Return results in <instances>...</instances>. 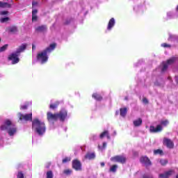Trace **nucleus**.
<instances>
[{"instance_id":"f257e3e1","label":"nucleus","mask_w":178,"mask_h":178,"mask_svg":"<svg viewBox=\"0 0 178 178\" xmlns=\"http://www.w3.org/2000/svg\"><path fill=\"white\" fill-rule=\"evenodd\" d=\"M55 48H56V43L54 42L51 44L45 49L37 54V60L41 62L42 64L47 63V62H48V54H51Z\"/></svg>"},{"instance_id":"f03ea898","label":"nucleus","mask_w":178,"mask_h":178,"mask_svg":"<svg viewBox=\"0 0 178 178\" xmlns=\"http://www.w3.org/2000/svg\"><path fill=\"white\" fill-rule=\"evenodd\" d=\"M32 129L38 134V136H42L45 134L47 128L45 123L41 122L38 118H35L32 121Z\"/></svg>"},{"instance_id":"7ed1b4c3","label":"nucleus","mask_w":178,"mask_h":178,"mask_svg":"<svg viewBox=\"0 0 178 178\" xmlns=\"http://www.w3.org/2000/svg\"><path fill=\"white\" fill-rule=\"evenodd\" d=\"M0 129L3 131H6L10 136H15L17 131V128H16L15 124L12 123L10 120H6L3 124L0 127Z\"/></svg>"},{"instance_id":"20e7f679","label":"nucleus","mask_w":178,"mask_h":178,"mask_svg":"<svg viewBox=\"0 0 178 178\" xmlns=\"http://www.w3.org/2000/svg\"><path fill=\"white\" fill-rule=\"evenodd\" d=\"M168 124H169V120H162L161 122V124L156 125V127H154V126H150L149 131L150 133H161V131L163 130V128L162 127V126H164L165 127H166Z\"/></svg>"},{"instance_id":"39448f33","label":"nucleus","mask_w":178,"mask_h":178,"mask_svg":"<svg viewBox=\"0 0 178 178\" xmlns=\"http://www.w3.org/2000/svg\"><path fill=\"white\" fill-rule=\"evenodd\" d=\"M111 162H118V163H124L127 159L124 156L117 155L111 158Z\"/></svg>"},{"instance_id":"423d86ee","label":"nucleus","mask_w":178,"mask_h":178,"mask_svg":"<svg viewBox=\"0 0 178 178\" xmlns=\"http://www.w3.org/2000/svg\"><path fill=\"white\" fill-rule=\"evenodd\" d=\"M72 169H74L76 172H81L83 170L81 161L76 159L72 161Z\"/></svg>"},{"instance_id":"0eeeda50","label":"nucleus","mask_w":178,"mask_h":178,"mask_svg":"<svg viewBox=\"0 0 178 178\" xmlns=\"http://www.w3.org/2000/svg\"><path fill=\"white\" fill-rule=\"evenodd\" d=\"M8 60H12V65H16V63H19L20 59L19 58V54L13 53L9 55L8 57Z\"/></svg>"},{"instance_id":"6e6552de","label":"nucleus","mask_w":178,"mask_h":178,"mask_svg":"<svg viewBox=\"0 0 178 178\" xmlns=\"http://www.w3.org/2000/svg\"><path fill=\"white\" fill-rule=\"evenodd\" d=\"M67 118V111L65 109L60 110L57 113V118L59 119L60 122H64Z\"/></svg>"},{"instance_id":"1a4fd4ad","label":"nucleus","mask_w":178,"mask_h":178,"mask_svg":"<svg viewBox=\"0 0 178 178\" xmlns=\"http://www.w3.org/2000/svg\"><path fill=\"white\" fill-rule=\"evenodd\" d=\"M163 144L167 147V148H169L170 149H173L175 148V143L172 140L164 138L163 140Z\"/></svg>"},{"instance_id":"9d476101","label":"nucleus","mask_w":178,"mask_h":178,"mask_svg":"<svg viewBox=\"0 0 178 178\" xmlns=\"http://www.w3.org/2000/svg\"><path fill=\"white\" fill-rule=\"evenodd\" d=\"M47 119L48 122H57L58 120V113H52L51 112L47 113Z\"/></svg>"},{"instance_id":"9b49d317","label":"nucleus","mask_w":178,"mask_h":178,"mask_svg":"<svg viewBox=\"0 0 178 178\" xmlns=\"http://www.w3.org/2000/svg\"><path fill=\"white\" fill-rule=\"evenodd\" d=\"M18 116L19 118V120H33V113L23 115L22 113H19Z\"/></svg>"},{"instance_id":"f8f14e48","label":"nucleus","mask_w":178,"mask_h":178,"mask_svg":"<svg viewBox=\"0 0 178 178\" xmlns=\"http://www.w3.org/2000/svg\"><path fill=\"white\" fill-rule=\"evenodd\" d=\"M37 33H47L48 31V26L47 25H40L35 28Z\"/></svg>"},{"instance_id":"ddd939ff","label":"nucleus","mask_w":178,"mask_h":178,"mask_svg":"<svg viewBox=\"0 0 178 178\" xmlns=\"http://www.w3.org/2000/svg\"><path fill=\"white\" fill-rule=\"evenodd\" d=\"M26 48H27V44L24 43L20 46H19V47L17 49L15 52L16 54H18L19 55H20L22 52H24V51H26Z\"/></svg>"},{"instance_id":"4468645a","label":"nucleus","mask_w":178,"mask_h":178,"mask_svg":"<svg viewBox=\"0 0 178 178\" xmlns=\"http://www.w3.org/2000/svg\"><path fill=\"white\" fill-rule=\"evenodd\" d=\"M140 162L141 163H144L145 166H151V161L147 156H142L140 158Z\"/></svg>"},{"instance_id":"2eb2a0df","label":"nucleus","mask_w":178,"mask_h":178,"mask_svg":"<svg viewBox=\"0 0 178 178\" xmlns=\"http://www.w3.org/2000/svg\"><path fill=\"white\" fill-rule=\"evenodd\" d=\"M37 13H38V10L34 9L32 10V22H37L38 20Z\"/></svg>"},{"instance_id":"dca6fc26","label":"nucleus","mask_w":178,"mask_h":178,"mask_svg":"<svg viewBox=\"0 0 178 178\" xmlns=\"http://www.w3.org/2000/svg\"><path fill=\"white\" fill-rule=\"evenodd\" d=\"M8 33H11V34H16L17 31H19V29H17V26H10L8 29Z\"/></svg>"},{"instance_id":"f3484780","label":"nucleus","mask_w":178,"mask_h":178,"mask_svg":"<svg viewBox=\"0 0 178 178\" xmlns=\"http://www.w3.org/2000/svg\"><path fill=\"white\" fill-rule=\"evenodd\" d=\"M85 159H89L90 161L91 159H95V153L88 152L85 155Z\"/></svg>"},{"instance_id":"a211bd4d","label":"nucleus","mask_w":178,"mask_h":178,"mask_svg":"<svg viewBox=\"0 0 178 178\" xmlns=\"http://www.w3.org/2000/svg\"><path fill=\"white\" fill-rule=\"evenodd\" d=\"M133 123L135 127H140V126L143 124V119L138 118V120H134Z\"/></svg>"},{"instance_id":"6ab92c4d","label":"nucleus","mask_w":178,"mask_h":178,"mask_svg":"<svg viewBox=\"0 0 178 178\" xmlns=\"http://www.w3.org/2000/svg\"><path fill=\"white\" fill-rule=\"evenodd\" d=\"M120 115L122 118H125L126 115H127V108L124 107L120 108Z\"/></svg>"},{"instance_id":"aec40b11","label":"nucleus","mask_w":178,"mask_h":178,"mask_svg":"<svg viewBox=\"0 0 178 178\" xmlns=\"http://www.w3.org/2000/svg\"><path fill=\"white\" fill-rule=\"evenodd\" d=\"M172 172H173V171L170 170V171H168V172H165L164 174H160L159 177H161V178H169V176H171Z\"/></svg>"},{"instance_id":"412c9836","label":"nucleus","mask_w":178,"mask_h":178,"mask_svg":"<svg viewBox=\"0 0 178 178\" xmlns=\"http://www.w3.org/2000/svg\"><path fill=\"white\" fill-rule=\"evenodd\" d=\"M113 26H115V18H111L108 22L107 29L111 30Z\"/></svg>"},{"instance_id":"4be33fe9","label":"nucleus","mask_w":178,"mask_h":178,"mask_svg":"<svg viewBox=\"0 0 178 178\" xmlns=\"http://www.w3.org/2000/svg\"><path fill=\"white\" fill-rule=\"evenodd\" d=\"M12 6L7 2H2L0 1V8H11Z\"/></svg>"},{"instance_id":"5701e85b","label":"nucleus","mask_w":178,"mask_h":178,"mask_svg":"<svg viewBox=\"0 0 178 178\" xmlns=\"http://www.w3.org/2000/svg\"><path fill=\"white\" fill-rule=\"evenodd\" d=\"M169 67V65L165 63H162V67H161V72L165 73L166 70H168V68Z\"/></svg>"},{"instance_id":"b1692460","label":"nucleus","mask_w":178,"mask_h":178,"mask_svg":"<svg viewBox=\"0 0 178 178\" xmlns=\"http://www.w3.org/2000/svg\"><path fill=\"white\" fill-rule=\"evenodd\" d=\"M92 97L96 99V101H101L102 99V96L98 93H93Z\"/></svg>"},{"instance_id":"393cba45","label":"nucleus","mask_w":178,"mask_h":178,"mask_svg":"<svg viewBox=\"0 0 178 178\" xmlns=\"http://www.w3.org/2000/svg\"><path fill=\"white\" fill-rule=\"evenodd\" d=\"M175 62H176V57H172V58L167 60L165 63L169 66V65H173V63H175Z\"/></svg>"},{"instance_id":"a878e982","label":"nucleus","mask_w":178,"mask_h":178,"mask_svg":"<svg viewBox=\"0 0 178 178\" xmlns=\"http://www.w3.org/2000/svg\"><path fill=\"white\" fill-rule=\"evenodd\" d=\"M154 155H163V151L161 149L154 150Z\"/></svg>"},{"instance_id":"bb28decb","label":"nucleus","mask_w":178,"mask_h":178,"mask_svg":"<svg viewBox=\"0 0 178 178\" xmlns=\"http://www.w3.org/2000/svg\"><path fill=\"white\" fill-rule=\"evenodd\" d=\"M46 178H54V172H52V170H49L47 172Z\"/></svg>"},{"instance_id":"cd10ccee","label":"nucleus","mask_w":178,"mask_h":178,"mask_svg":"<svg viewBox=\"0 0 178 178\" xmlns=\"http://www.w3.org/2000/svg\"><path fill=\"white\" fill-rule=\"evenodd\" d=\"M118 170V165H113L109 171L112 172L113 173L116 172V170Z\"/></svg>"},{"instance_id":"c85d7f7f","label":"nucleus","mask_w":178,"mask_h":178,"mask_svg":"<svg viewBox=\"0 0 178 178\" xmlns=\"http://www.w3.org/2000/svg\"><path fill=\"white\" fill-rule=\"evenodd\" d=\"M58 106H59V102H57L55 104H50L49 108L50 109H56V108H58Z\"/></svg>"},{"instance_id":"c756f323","label":"nucleus","mask_w":178,"mask_h":178,"mask_svg":"<svg viewBox=\"0 0 178 178\" xmlns=\"http://www.w3.org/2000/svg\"><path fill=\"white\" fill-rule=\"evenodd\" d=\"M108 133H109V131H104L99 136L100 138L102 139L104 138V137L108 135Z\"/></svg>"},{"instance_id":"7c9ffc66","label":"nucleus","mask_w":178,"mask_h":178,"mask_svg":"<svg viewBox=\"0 0 178 178\" xmlns=\"http://www.w3.org/2000/svg\"><path fill=\"white\" fill-rule=\"evenodd\" d=\"M72 170L67 169L63 171L64 175H66L67 176H70V175H72Z\"/></svg>"},{"instance_id":"2f4dec72","label":"nucleus","mask_w":178,"mask_h":178,"mask_svg":"<svg viewBox=\"0 0 178 178\" xmlns=\"http://www.w3.org/2000/svg\"><path fill=\"white\" fill-rule=\"evenodd\" d=\"M0 22L1 23H6V22H9V17L1 18Z\"/></svg>"},{"instance_id":"473e14b6","label":"nucleus","mask_w":178,"mask_h":178,"mask_svg":"<svg viewBox=\"0 0 178 178\" xmlns=\"http://www.w3.org/2000/svg\"><path fill=\"white\" fill-rule=\"evenodd\" d=\"M8 44H4L3 47H0V52H4L8 49Z\"/></svg>"},{"instance_id":"72a5a7b5","label":"nucleus","mask_w":178,"mask_h":178,"mask_svg":"<svg viewBox=\"0 0 178 178\" xmlns=\"http://www.w3.org/2000/svg\"><path fill=\"white\" fill-rule=\"evenodd\" d=\"M17 178H24V174H23V172L22 171L18 172Z\"/></svg>"},{"instance_id":"f704fd0d","label":"nucleus","mask_w":178,"mask_h":178,"mask_svg":"<svg viewBox=\"0 0 178 178\" xmlns=\"http://www.w3.org/2000/svg\"><path fill=\"white\" fill-rule=\"evenodd\" d=\"M71 159L70 157H65L63 159V163H67V162H70Z\"/></svg>"},{"instance_id":"c9c22d12","label":"nucleus","mask_w":178,"mask_h":178,"mask_svg":"<svg viewBox=\"0 0 178 178\" xmlns=\"http://www.w3.org/2000/svg\"><path fill=\"white\" fill-rule=\"evenodd\" d=\"M161 47H163V48H170L172 46L168 43H163L161 44Z\"/></svg>"},{"instance_id":"e433bc0d","label":"nucleus","mask_w":178,"mask_h":178,"mask_svg":"<svg viewBox=\"0 0 178 178\" xmlns=\"http://www.w3.org/2000/svg\"><path fill=\"white\" fill-rule=\"evenodd\" d=\"M160 163L161 165H162L163 166H165V165L168 164V160H161L160 161Z\"/></svg>"},{"instance_id":"4c0bfd02","label":"nucleus","mask_w":178,"mask_h":178,"mask_svg":"<svg viewBox=\"0 0 178 178\" xmlns=\"http://www.w3.org/2000/svg\"><path fill=\"white\" fill-rule=\"evenodd\" d=\"M27 108H29V103H27L25 105L21 106L20 109L24 110V109H27Z\"/></svg>"},{"instance_id":"58836bf2","label":"nucleus","mask_w":178,"mask_h":178,"mask_svg":"<svg viewBox=\"0 0 178 178\" xmlns=\"http://www.w3.org/2000/svg\"><path fill=\"white\" fill-rule=\"evenodd\" d=\"M98 147L99 149H105L106 148V143L104 142L102 147L101 146H98Z\"/></svg>"},{"instance_id":"ea45409f","label":"nucleus","mask_w":178,"mask_h":178,"mask_svg":"<svg viewBox=\"0 0 178 178\" xmlns=\"http://www.w3.org/2000/svg\"><path fill=\"white\" fill-rule=\"evenodd\" d=\"M143 103L145 104L146 105L148 104H149L148 99H147V97H144L143 99Z\"/></svg>"},{"instance_id":"a19ab883","label":"nucleus","mask_w":178,"mask_h":178,"mask_svg":"<svg viewBox=\"0 0 178 178\" xmlns=\"http://www.w3.org/2000/svg\"><path fill=\"white\" fill-rule=\"evenodd\" d=\"M36 6H38V2L33 1L32 2V8H35Z\"/></svg>"},{"instance_id":"79ce46f5","label":"nucleus","mask_w":178,"mask_h":178,"mask_svg":"<svg viewBox=\"0 0 178 178\" xmlns=\"http://www.w3.org/2000/svg\"><path fill=\"white\" fill-rule=\"evenodd\" d=\"M8 13H9L8 11L4 10V11H1L0 15H8Z\"/></svg>"},{"instance_id":"37998d69","label":"nucleus","mask_w":178,"mask_h":178,"mask_svg":"<svg viewBox=\"0 0 178 178\" xmlns=\"http://www.w3.org/2000/svg\"><path fill=\"white\" fill-rule=\"evenodd\" d=\"M106 137H107L108 140H111V136H109V132H108Z\"/></svg>"},{"instance_id":"c03bdc74","label":"nucleus","mask_w":178,"mask_h":178,"mask_svg":"<svg viewBox=\"0 0 178 178\" xmlns=\"http://www.w3.org/2000/svg\"><path fill=\"white\" fill-rule=\"evenodd\" d=\"M175 81L177 83V84H178V76H175Z\"/></svg>"},{"instance_id":"a18cd8bd","label":"nucleus","mask_w":178,"mask_h":178,"mask_svg":"<svg viewBox=\"0 0 178 178\" xmlns=\"http://www.w3.org/2000/svg\"><path fill=\"white\" fill-rule=\"evenodd\" d=\"M35 49V45L34 44H32V51H34Z\"/></svg>"},{"instance_id":"49530a36","label":"nucleus","mask_w":178,"mask_h":178,"mask_svg":"<svg viewBox=\"0 0 178 178\" xmlns=\"http://www.w3.org/2000/svg\"><path fill=\"white\" fill-rule=\"evenodd\" d=\"M100 165H101L102 168H104V166H105V163L102 162V163H100Z\"/></svg>"},{"instance_id":"de8ad7c7","label":"nucleus","mask_w":178,"mask_h":178,"mask_svg":"<svg viewBox=\"0 0 178 178\" xmlns=\"http://www.w3.org/2000/svg\"><path fill=\"white\" fill-rule=\"evenodd\" d=\"M69 23H70V22L67 21V22H65V24H69Z\"/></svg>"},{"instance_id":"09e8293b","label":"nucleus","mask_w":178,"mask_h":178,"mask_svg":"<svg viewBox=\"0 0 178 178\" xmlns=\"http://www.w3.org/2000/svg\"><path fill=\"white\" fill-rule=\"evenodd\" d=\"M176 178H178V175L176 176Z\"/></svg>"},{"instance_id":"8fccbe9b","label":"nucleus","mask_w":178,"mask_h":178,"mask_svg":"<svg viewBox=\"0 0 178 178\" xmlns=\"http://www.w3.org/2000/svg\"><path fill=\"white\" fill-rule=\"evenodd\" d=\"M168 79H170V77H168Z\"/></svg>"}]
</instances>
